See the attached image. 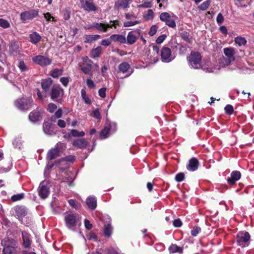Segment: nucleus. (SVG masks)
<instances>
[{"label":"nucleus","instance_id":"1","mask_svg":"<svg viewBox=\"0 0 254 254\" xmlns=\"http://www.w3.org/2000/svg\"><path fill=\"white\" fill-rule=\"evenodd\" d=\"M120 24V21L118 20H110L109 23H94L92 25L85 26L84 28L85 30H89L95 28L100 32H106L109 29H116Z\"/></svg>","mask_w":254,"mask_h":254},{"label":"nucleus","instance_id":"2","mask_svg":"<svg viewBox=\"0 0 254 254\" xmlns=\"http://www.w3.org/2000/svg\"><path fill=\"white\" fill-rule=\"evenodd\" d=\"M159 18L161 21L164 22L169 27L174 28L176 27L175 21L178 17L172 12H162L159 15Z\"/></svg>","mask_w":254,"mask_h":254},{"label":"nucleus","instance_id":"3","mask_svg":"<svg viewBox=\"0 0 254 254\" xmlns=\"http://www.w3.org/2000/svg\"><path fill=\"white\" fill-rule=\"evenodd\" d=\"M117 129V125L115 123L107 121L103 129L100 133L101 139H105L109 136L112 132H115Z\"/></svg>","mask_w":254,"mask_h":254},{"label":"nucleus","instance_id":"4","mask_svg":"<svg viewBox=\"0 0 254 254\" xmlns=\"http://www.w3.org/2000/svg\"><path fill=\"white\" fill-rule=\"evenodd\" d=\"M223 51L226 58L222 59L221 63L222 66H225L229 65L232 62L235 60V51L233 48H226L224 49Z\"/></svg>","mask_w":254,"mask_h":254},{"label":"nucleus","instance_id":"5","mask_svg":"<svg viewBox=\"0 0 254 254\" xmlns=\"http://www.w3.org/2000/svg\"><path fill=\"white\" fill-rule=\"evenodd\" d=\"M33 100L31 97L22 98L16 100L14 102L15 106L20 110H29L32 104Z\"/></svg>","mask_w":254,"mask_h":254},{"label":"nucleus","instance_id":"6","mask_svg":"<svg viewBox=\"0 0 254 254\" xmlns=\"http://www.w3.org/2000/svg\"><path fill=\"white\" fill-rule=\"evenodd\" d=\"M201 56L198 52H192L190 54L188 61L189 65L194 69H198L201 67Z\"/></svg>","mask_w":254,"mask_h":254},{"label":"nucleus","instance_id":"7","mask_svg":"<svg viewBox=\"0 0 254 254\" xmlns=\"http://www.w3.org/2000/svg\"><path fill=\"white\" fill-rule=\"evenodd\" d=\"M160 56L162 62L169 63L175 58L176 55L174 53L172 52L169 48L163 47L161 50Z\"/></svg>","mask_w":254,"mask_h":254},{"label":"nucleus","instance_id":"8","mask_svg":"<svg viewBox=\"0 0 254 254\" xmlns=\"http://www.w3.org/2000/svg\"><path fill=\"white\" fill-rule=\"evenodd\" d=\"M64 221L66 226L70 230H75L77 225V217L73 213L67 214L64 217Z\"/></svg>","mask_w":254,"mask_h":254},{"label":"nucleus","instance_id":"9","mask_svg":"<svg viewBox=\"0 0 254 254\" xmlns=\"http://www.w3.org/2000/svg\"><path fill=\"white\" fill-rule=\"evenodd\" d=\"M236 239L239 246L245 247L249 245L250 235L248 232H240L238 233Z\"/></svg>","mask_w":254,"mask_h":254},{"label":"nucleus","instance_id":"10","mask_svg":"<svg viewBox=\"0 0 254 254\" xmlns=\"http://www.w3.org/2000/svg\"><path fill=\"white\" fill-rule=\"evenodd\" d=\"M33 63L41 66H45L51 64V60L48 57L38 55L32 58Z\"/></svg>","mask_w":254,"mask_h":254},{"label":"nucleus","instance_id":"11","mask_svg":"<svg viewBox=\"0 0 254 254\" xmlns=\"http://www.w3.org/2000/svg\"><path fill=\"white\" fill-rule=\"evenodd\" d=\"M39 10L31 9L30 10L22 12L20 14V18L21 20L23 21L31 20L37 16Z\"/></svg>","mask_w":254,"mask_h":254},{"label":"nucleus","instance_id":"12","mask_svg":"<svg viewBox=\"0 0 254 254\" xmlns=\"http://www.w3.org/2000/svg\"><path fill=\"white\" fill-rule=\"evenodd\" d=\"M80 2L81 7L88 12L95 11L97 9L93 0H80Z\"/></svg>","mask_w":254,"mask_h":254},{"label":"nucleus","instance_id":"13","mask_svg":"<svg viewBox=\"0 0 254 254\" xmlns=\"http://www.w3.org/2000/svg\"><path fill=\"white\" fill-rule=\"evenodd\" d=\"M11 212L15 214L19 219L23 218L27 214V209L23 206H16L14 207Z\"/></svg>","mask_w":254,"mask_h":254},{"label":"nucleus","instance_id":"14","mask_svg":"<svg viewBox=\"0 0 254 254\" xmlns=\"http://www.w3.org/2000/svg\"><path fill=\"white\" fill-rule=\"evenodd\" d=\"M22 238V246L24 248H28L31 245V235L25 231L21 232Z\"/></svg>","mask_w":254,"mask_h":254},{"label":"nucleus","instance_id":"15","mask_svg":"<svg viewBox=\"0 0 254 254\" xmlns=\"http://www.w3.org/2000/svg\"><path fill=\"white\" fill-rule=\"evenodd\" d=\"M50 193L49 188L45 184L44 182L40 183L38 189V194L42 198H45L48 197Z\"/></svg>","mask_w":254,"mask_h":254},{"label":"nucleus","instance_id":"16","mask_svg":"<svg viewBox=\"0 0 254 254\" xmlns=\"http://www.w3.org/2000/svg\"><path fill=\"white\" fill-rule=\"evenodd\" d=\"M1 245L3 247H18V243L16 240L9 237H6L1 240Z\"/></svg>","mask_w":254,"mask_h":254},{"label":"nucleus","instance_id":"17","mask_svg":"<svg viewBox=\"0 0 254 254\" xmlns=\"http://www.w3.org/2000/svg\"><path fill=\"white\" fill-rule=\"evenodd\" d=\"M131 0H118L115 3L114 7L115 9H126L129 7V4Z\"/></svg>","mask_w":254,"mask_h":254},{"label":"nucleus","instance_id":"18","mask_svg":"<svg viewBox=\"0 0 254 254\" xmlns=\"http://www.w3.org/2000/svg\"><path fill=\"white\" fill-rule=\"evenodd\" d=\"M88 144V141L85 138L74 139L72 142V145L80 149H84Z\"/></svg>","mask_w":254,"mask_h":254},{"label":"nucleus","instance_id":"19","mask_svg":"<svg viewBox=\"0 0 254 254\" xmlns=\"http://www.w3.org/2000/svg\"><path fill=\"white\" fill-rule=\"evenodd\" d=\"M92 63H82L80 64L79 66L80 67L81 70L84 73L89 75L90 77H92L93 76V73L91 71L92 68Z\"/></svg>","mask_w":254,"mask_h":254},{"label":"nucleus","instance_id":"20","mask_svg":"<svg viewBox=\"0 0 254 254\" xmlns=\"http://www.w3.org/2000/svg\"><path fill=\"white\" fill-rule=\"evenodd\" d=\"M53 80L51 78L44 79L41 81V87L45 93L48 92L53 84Z\"/></svg>","mask_w":254,"mask_h":254},{"label":"nucleus","instance_id":"21","mask_svg":"<svg viewBox=\"0 0 254 254\" xmlns=\"http://www.w3.org/2000/svg\"><path fill=\"white\" fill-rule=\"evenodd\" d=\"M43 129L44 132L47 134L52 135L55 133L54 127L48 122H44L43 125Z\"/></svg>","mask_w":254,"mask_h":254},{"label":"nucleus","instance_id":"22","mask_svg":"<svg viewBox=\"0 0 254 254\" xmlns=\"http://www.w3.org/2000/svg\"><path fill=\"white\" fill-rule=\"evenodd\" d=\"M241 176V173L239 171H233L231 174V177L228 178L227 181L229 184L233 185L240 179Z\"/></svg>","mask_w":254,"mask_h":254},{"label":"nucleus","instance_id":"23","mask_svg":"<svg viewBox=\"0 0 254 254\" xmlns=\"http://www.w3.org/2000/svg\"><path fill=\"white\" fill-rule=\"evenodd\" d=\"M63 91V89L60 86H53L51 92V99L55 101L60 96L61 92Z\"/></svg>","mask_w":254,"mask_h":254},{"label":"nucleus","instance_id":"24","mask_svg":"<svg viewBox=\"0 0 254 254\" xmlns=\"http://www.w3.org/2000/svg\"><path fill=\"white\" fill-rule=\"evenodd\" d=\"M86 203L89 209L93 210L97 207V199L95 196H89L86 198Z\"/></svg>","mask_w":254,"mask_h":254},{"label":"nucleus","instance_id":"25","mask_svg":"<svg viewBox=\"0 0 254 254\" xmlns=\"http://www.w3.org/2000/svg\"><path fill=\"white\" fill-rule=\"evenodd\" d=\"M198 166V160L195 158H192L189 161V164L187 165V168L189 171H194L197 169Z\"/></svg>","mask_w":254,"mask_h":254},{"label":"nucleus","instance_id":"26","mask_svg":"<svg viewBox=\"0 0 254 254\" xmlns=\"http://www.w3.org/2000/svg\"><path fill=\"white\" fill-rule=\"evenodd\" d=\"M59 150L57 148L54 147L50 150L47 153V158L49 160H53L61 155Z\"/></svg>","mask_w":254,"mask_h":254},{"label":"nucleus","instance_id":"27","mask_svg":"<svg viewBox=\"0 0 254 254\" xmlns=\"http://www.w3.org/2000/svg\"><path fill=\"white\" fill-rule=\"evenodd\" d=\"M19 46L15 41H11L9 46V52L11 55H15L18 52Z\"/></svg>","mask_w":254,"mask_h":254},{"label":"nucleus","instance_id":"28","mask_svg":"<svg viewBox=\"0 0 254 254\" xmlns=\"http://www.w3.org/2000/svg\"><path fill=\"white\" fill-rule=\"evenodd\" d=\"M110 39L113 42H119L122 44H124L126 42L125 36L120 34L112 35L110 36Z\"/></svg>","mask_w":254,"mask_h":254},{"label":"nucleus","instance_id":"29","mask_svg":"<svg viewBox=\"0 0 254 254\" xmlns=\"http://www.w3.org/2000/svg\"><path fill=\"white\" fill-rule=\"evenodd\" d=\"M30 41L33 44H37L41 39V36L37 32H33L29 35Z\"/></svg>","mask_w":254,"mask_h":254},{"label":"nucleus","instance_id":"30","mask_svg":"<svg viewBox=\"0 0 254 254\" xmlns=\"http://www.w3.org/2000/svg\"><path fill=\"white\" fill-rule=\"evenodd\" d=\"M29 119L32 122L35 123L41 119V115L39 112L33 111L31 112L29 115Z\"/></svg>","mask_w":254,"mask_h":254},{"label":"nucleus","instance_id":"31","mask_svg":"<svg viewBox=\"0 0 254 254\" xmlns=\"http://www.w3.org/2000/svg\"><path fill=\"white\" fill-rule=\"evenodd\" d=\"M68 137H83L85 135V132L83 131H79L76 129H71L67 133Z\"/></svg>","mask_w":254,"mask_h":254},{"label":"nucleus","instance_id":"32","mask_svg":"<svg viewBox=\"0 0 254 254\" xmlns=\"http://www.w3.org/2000/svg\"><path fill=\"white\" fill-rule=\"evenodd\" d=\"M84 42L86 43H91L101 38L99 35H85Z\"/></svg>","mask_w":254,"mask_h":254},{"label":"nucleus","instance_id":"33","mask_svg":"<svg viewBox=\"0 0 254 254\" xmlns=\"http://www.w3.org/2000/svg\"><path fill=\"white\" fill-rule=\"evenodd\" d=\"M102 47L101 46H98L97 48L93 49L91 51V57L92 58H96L99 57L102 52Z\"/></svg>","mask_w":254,"mask_h":254},{"label":"nucleus","instance_id":"34","mask_svg":"<svg viewBox=\"0 0 254 254\" xmlns=\"http://www.w3.org/2000/svg\"><path fill=\"white\" fill-rule=\"evenodd\" d=\"M17 247H3V254H16V248Z\"/></svg>","mask_w":254,"mask_h":254},{"label":"nucleus","instance_id":"35","mask_svg":"<svg viewBox=\"0 0 254 254\" xmlns=\"http://www.w3.org/2000/svg\"><path fill=\"white\" fill-rule=\"evenodd\" d=\"M3 77L4 79L10 83H13L15 78V75L13 72H9L7 74H2L0 78Z\"/></svg>","mask_w":254,"mask_h":254},{"label":"nucleus","instance_id":"36","mask_svg":"<svg viewBox=\"0 0 254 254\" xmlns=\"http://www.w3.org/2000/svg\"><path fill=\"white\" fill-rule=\"evenodd\" d=\"M129 68L130 65L127 62H123L119 65V69L120 71L124 73L127 72Z\"/></svg>","mask_w":254,"mask_h":254},{"label":"nucleus","instance_id":"37","mask_svg":"<svg viewBox=\"0 0 254 254\" xmlns=\"http://www.w3.org/2000/svg\"><path fill=\"white\" fill-rule=\"evenodd\" d=\"M136 40V37L132 32H128L127 37V41L128 44H133L135 42Z\"/></svg>","mask_w":254,"mask_h":254},{"label":"nucleus","instance_id":"38","mask_svg":"<svg viewBox=\"0 0 254 254\" xmlns=\"http://www.w3.org/2000/svg\"><path fill=\"white\" fill-rule=\"evenodd\" d=\"M112 233V227L110 224H107L105 225L104 230V234L105 236L109 237L111 236Z\"/></svg>","mask_w":254,"mask_h":254},{"label":"nucleus","instance_id":"39","mask_svg":"<svg viewBox=\"0 0 254 254\" xmlns=\"http://www.w3.org/2000/svg\"><path fill=\"white\" fill-rule=\"evenodd\" d=\"M143 18L145 20H150L154 18V12L152 9H148L143 14Z\"/></svg>","mask_w":254,"mask_h":254},{"label":"nucleus","instance_id":"40","mask_svg":"<svg viewBox=\"0 0 254 254\" xmlns=\"http://www.w3.org/2000/svg\"><path fill=\"white\" fill-rule=\"evenodd\" d=\"M169 251L171 253H182L183 248L175 244H172L169 247Z\"/></svg>","mask_w":254,"mask_h":254},{"label":"nucleus","instance_id":"41","mask_svg":"<svg viewBox=\"0 0 254 254\" xmlns=\"http://www.w3.org/2000/svg\"><path fill=\"white\" fill-rule=\"evenodd\" d=\"M17 66L22 72H26L29 70L28 66L22 60H19L18 61Z\"/></svg>","mask_w":254,"mask_h":254},{"label":"nucleus","instance_id":"42","mask_svg":"<svg viewBox=\"0 0 254 254\" xmlns=\"http://www.w3.org/2000/svg\"><path fill=\"white\" fill-rule=\"evenodd\" d=\"M81 95L83 100L86 104L90 105L91 104V101L87 95L86 92L84 89L81 90Z\"/></svg>","mask_w":254,"mask_h":254},{"label":"nucleus","instance_id":"43","mask_svg":"<svg viewBox=\"0 0 254 254\" xmlns=\"http://www.w3.org/2000/svg\"><path fill=\"white\" fill-rule=\"evenodd\" d=\"M140 23L141 21L138 20H128L124 22V26L125 27L133 26Z\"/></svg>","mask_w":254,"mask_h":254},{"label":"nucleus","instance_id":"44","mask_svg":"<svg viewBox=\"0 0 254 254\" xmlns=\"http://www.w3.org/2000/svg\"><path fill=\"white\" fill-rule=\"evenodd\" d=\"M55 147L57 148V149L59 150V152L62 154L65 150L66 145L64 143L59 142L55 145Z\"/></svg>","mask_w":254,"mask_h":254},{"label":"nucleus","instance_id":"45","mask_svg":"<svg viewBox=\"0 0 254 254\" xmlns=\"http://www.w3.org/2000/svg\"><path fill=\"white\" fill-rule=\"evenodd\" d=\"M235 43L239 46L245 45L247 43V40L244 37L238 36L235 39Z\"/></svg>","mask_w":254,"mask_h":254},{"label":"nucleus","instance_id":"46","mask_svg":"<svg viewBox=\"0 0 254 254\" xmlns=\"http://www.w3.org/2000/svg\"><path fill=\"white\" fill-rule=\"evenodd\" d=\"M63 72V70L62 69H54L51 72V75L53 78H58L62 75Z\"/></svg>","mask_w":254,"mask_h":254},{"label":"nucleus","instance_id":"47","mask_svg":"<svg viewBox=\"0 0 254 254\" xmlns=\"http://www.w3.org/2000/svg\"><path fill=\"white\" fill-rule=\"evenodd\" d=\"M12 144L14 148L20 149L22 146V140L21 138H15L13 141Z\"/></svg>","mask_w":254,"mask_h":254},{"label":"nucleus","instance_id":"48","mask_svg":"<svg viewBox=\"0 0 254 254\" xmlns=\"http://www.w3.org/2000/svg\"><path fill=\"white\" fill-rule=\"evenodd\" d=\"M210 0H207L203 2H202L201 4H200L198 6V8L199 9L201 10H206L210 5Z\"/></svg>","mask_w":254,"mask_h":254},{"label":"nucleus","instance_id":"49","mask_svg":"<svg viewBox=\"0 0 254 254\" xmlns=\"http://www.w3.org/2000/svg\"><path fill=\"white\" fill-rule=\"evenodd\" d=\"M152 6L151 1H143L142 3L137 5L139 8H150Z\"/></svg>","mask_w":254,"mask_h":254},{"label":"nucleus","instance_id":"50","mask_svg":"<svg viewBox=\"0 0 254 254\" xmlns=\"http://www.w3.org/2000/svg\"><path fill=\"white\" fill-rule=\"evenodd\" d=\"M24 197V194L23 193H21L13 195L11 196V199L12 201L15 202L22 199Z\"/></svg>","mask_w":254,"mask_h":254},{"label":"nucleus","instance_id":"51","mask_svg":"<svg viewBox=\"0 0 254 254\" xmlns=\"http://www.w3.org/2000/svg\"><path fill=\"white\" fill-rule=\"evenodd\" d=\"M0 26L4 29H6L10 27V24L7 20L0 18Z\"/></svg>","mask_w":254,"mask_h":254},{"label":"nucleus","instance_id":"52","mask_svg":"<svg viewBox=\"0 0 254 254\" xmlns=\"http://www.w3.org/2000/svg\"><path fill=\"white\" fill-rule=\"evenodd\" d=\"M125 17L127 20H131L137 18V15L132 13H126L125 14Z\"/></svg>","mask_w":254,"mask_h":254},{"label":"nucleus","instance_id":"53","mask_svg":"<svg viewBox=\"0 0 254 254\" xmlns=\"http://www.w3.org/2000/svg\"><path fill=\"white\" fill-rule=\"evenodd\" d=\"M225 113L229 115H231L234 112L233 107L231 105H227L224 108Z\"/></svg>","mask_w":254,"mask_h":254},{"label":"nucleus","instance_id":"54","mask_svg":"<svg viewBox=\"0 0 254 254\" xmlns=\"http://www.w3.org/2000/svg\"><path fill=\"white\" fill-rule=\"evenodd\" d=\"M107 254H120L118 248H110L107 250Z\"/></svg>","mask_w":254,"mask_h":254},{"label":"nucleus","instance_id":"55","mask_svg":"<svg viewBox=\"0 0 254 254\" xmlns=\"http://www.w3.org/2000/svg\"><path fill=\"white\" fill-rule=\"evenodd\" d=\"M70 78L69 77H62L60 78V82L65 87L68 85Z\"/></svg>","mask_w":254,"mask_h":254},{"label":"nucleus","instance_id":"56","mask_svg":"<svg viewBox=\"0 0 254 254\" xmlns=\"http://www.w3.org/2000/svg\"><path fill=\"white\" fill-rule=\"evenodd\" d=\"M70 16V11L67 8H65L63 11V16L65 20H67L69 19Z\"/></svg>","mask_w":254,"mask_h":254},{"label":"nucleus","instance_id":"57","mask_svg":"<svg viewBox=\"0 0 254 254\" xmlns=\"http://www.w3.org/2000/svg\"><path fill=\"white\" fill-rule=\"evenodd\" d=\"M185 178V175L183 173H179L175 176V180L178 182L183 181Z\"/></svg>","mask_w":254,"mask_h":254},{"label":"nucleus","instance_id":"58","mask_svg":"<svg viewBox=\"0 0 254 254\" xmlns=\"http://www.w3.org/2000/svg\"><path fill=\"white\" fill-rule=\"evenodd\" d=\"M86 84L88 88L93 89L95 87V84L92 80L91 78H88L86 80Z\"/></svg>","mask_w":254,"mask_h":254},{"label":"nucleus","instance_id":"59","mask_svg":"<svg viewBox=\"0 0 254 254\" xmlns=\"http://www.w3.org/2000/svg\"><path fill=\"white\" fill-rule=\"evenodd\" d=\"M106 88H101L98 91L99 95L102 98H105L106 96Z\"/></svg>","mask_w":254,"mask_h":254},{"label":"nucleus","instance_id":"60","mask_svg":"<svg viewBox=\"0 0 254 254\" xmlns=\"http://www.w3.org/2000/svg\"><path fill=\"white\" fill-rule=\"evenodd\" d=\"M57 108V106L56 104L54 103H50L48 105L47 109L50 112L53 113Z\"/></svg>","mask_w":254,"mask_h":254},{"label":"nucleus","instance_id":"61","mask_svg":"<svg viewBox=\"0 0 254 254\" xmlns=\"http://www.w3.org/2000/svg\"><path fill=\"white\" fill-rule=\"evenodd\" d=\"M157 31V27L156 25H153L151 27L149 31L150 36H152L154 35Z\"/></svg>","mask_w":254,"mask_h":254},{"label":"nucleus","instance_id":"62","mask_svg":"<svg viewBox=\"0 0 254 254\" xmlns=\"http://www.w3.org/2000/svg\"><path fill=\"white\" fill-rule=\"evenodd\" d=\"M93 116L94 118L100 120L101 118L100 113L99 110L97 109L93 111Z\"/></svg>","mask_w":254,"mask_h":254},{"label":"nucleus","instance_id":"63","mask_svg":"<svg viewBox=\"0 0 254 254\" xmlns=\"http://www.w3.org/2000/svg\"><path fill=\"white\" fill-rule=\"evenodd\" d=\"M200 228L198 227H194L191 231V234L192 236H196L200 232Z\"/></svg>","mask_w":254,"mask_h":254},{"label":"nucleus","instance_id":"64","mask_svg":"<svg viewBox=\"0 0 254 254\" xmlns=\"http://www.w3.org/2000/svg\"><path fill=\"white\" fill-rule=\"evenodd\" d=\"M45 18L48 21H55V18L53 16H52L49 12H47L45 13L44 14Z\"/></svg>","mask_w":254,"mask_h":254}]
</instances>
